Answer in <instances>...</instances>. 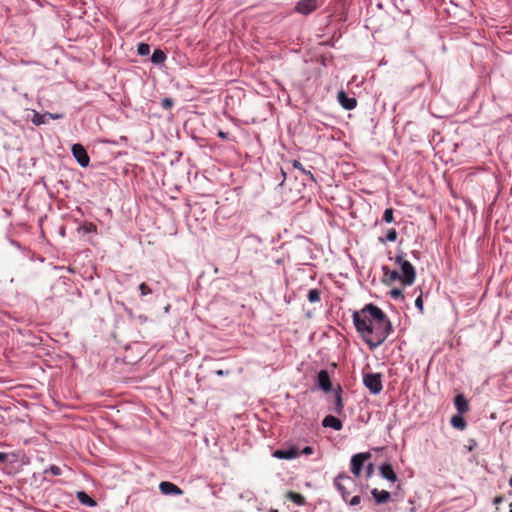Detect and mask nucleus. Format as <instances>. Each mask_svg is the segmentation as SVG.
<instances>
[{
	"mask_svg": "<svg viewBox=\"0 0 512 512\" xmlns=\"http://www.w3.org/2000/svg\"><path fill=\"white\" fill-rule=\"evenodd\" d=\"M352 318L357 332L370 349L381 345L392 332V324L386 314L372 303L354 311Z\"/></svg>",
	"mask_w": 512,
	"mask_h": 512,
	"instance_id": "1",
	"label": "nucleus"
},
{
	"mask_svg": "<svg viewBox=\"0 0 512 512\" xmlns=\"http://www.w3.org/2000/svg\"><path fill=\"white\" fill-rule=\"evenodd\" d=\"M395 263L398 264L401 268V283L405 286H411L416 279V271L413 265L404 259L403 252L398 253L395 256Z\"/></svg>",
	"mask_w": 512,
	"mask_h": 512,
	"instance_id": "2",
	"label": "nucleus"
},
{
	"mask_svg": "<svg viewBox=\"0 0 512 512\" xmlns=\"http://www.w3.org/2000/svg\"><path fill=\"white\" fill-rule=\"evenodd\" d=\"M334 485L340 492L342 499L348 502V498L351 493L357 490L356 481L349 475L340 474L334 480Z\"/></svg>",
	"mask_w": 512,
	"mask_h": 512,
	"instance_id": "3",
	"label": "nucleus"
},
{
	"mask_svg": "<svg viewBox=\"0 0 512 512\" xmlns=\"http://www.w3.org/2000/svg\"><path fill=\"white\" fill-rule=\"evenodd\" d=\"M323 389L326 394H331L333 398L334 406L330 408L333 412L337 414H341L343 412V402H342V388L341 386H319Z\"/></svg>",
	"mask_w": 512,
	"mask_h": 512,
	"instance_id": "4",
	"label": "nucleus"
},
{
	"mask_svg": "<svg viewBox=\"0 0 512 512\" xmlns=\"http://www.w3.org/2000/svg\"><path fill=\"white\" fill-rule=\"evenodd\" d=\"M370 452L357 453L351 458V472L356 477L360 476L364 463L371 458Z\"/></svg>",
	"mask_w": 512,
	"mask_h": 512,
	"instance_id": "5",
	"label": "nucleus"
},
{
	"mask_svg": "<svg viewBox=\"0 0 512 512\" xmlns=\"http://www.w3.org/2000/svg\"><path fill=\"white\" fill-rule=\"evenodd\" d=\"M72 154L81 167H87L89 165L90 157L81 144H74L72 146Z\"/></svg>",
	"mask_w": 512,
	"mask_h": 512,
	"instance_id": "6",
	"label": "nucleus"
},
{
	"mask_svg": "<svg viewBox=\"0 0 512 512\" xmlns=\"http://www.w3.org/2000/svg\"><path fill=\"white\" fill-rule=\"evenodd\" d=\"M317 7L318 0H300L295 6V10L300 14L308 15L316 10Z\"/></svg>",
	"mask_w": 512,
	"mask_h": 512,
	"instance_id": "7",
	"label": "nucleus"
},
{
	"mask_svg": "<svg viewBox=\"0 0 512 512\" xmlns=\"http://www.w3.org/2000/svg\"><path fill=\"white\" fill-rule=\"evenodd\" d=\"M337 99L340 105L346 110H352L357 106V100L354 97H349L343 90L338 92Z\"/></svg>",
	"mask_w": 512,
	"mask_h": 512,
	"instance_id": "8",
	"label": "nucleus"
},
{
	"mask_svg": "<svg viewBox=\"0 0 512 512\" xmlns=\"http://www.w3.org/2000/svg\"><path fill=\"white\" fill-rule=\"evenodd\" d=\"M159 490L164 495H182L183 490L179 488L177 485L168 482L163 481L159 484Z\"/></svg>",
	"mask_w": 512,
	"mask_h": 512,
	"instance_id": "9",
	"label": "nucleus"
},
{
	"mask_svg": "<svg viewBox=\"0 0 512 512\" xmlns=\"http://www.w3.org/2000/svg\"><path fill=\"white\" fill-rule=\"evenodd\" d=\"M299 455L298 449L296 447H290L288 449H278L273 452V457L278 459H293Z\"/></svg>",
	"mask_w": 512,
	"mask_h": 512,
	"instance_id": "10",
	"label": "nucleus"
},
{
	"mask_svg": "<svg viewBox=\"0 0 512 512\" xmlns=\"http://www.w3.org/2000/svg\"><path fill=\"white\" fill-rule=\"evenodd\" d=\"M380 474L383 478L387 479L390 482L397 481V475L394 472L392 465L389 463H384L380 466Z\"/></svg>",
	"mask_w": 512,
	"mask_h": 512,
	"instance_id": "11",
	"label": "nucleus"
},
{
	"mask_svg": "<svg viewBox=\"0 0 512 512\" xmlns=\"http://www.w3.org/2000/svg\"><path fill=\"white\" fill-rule=\"evenodd\" d=\"M383 276H384V282L386 284H391L397 280L401 281V275L396 270H391L387 266H383Z\"/></svg>",
	"mask_w": 512,
	"mask_h": 512,
	"instance_id": "12",
	"label": "nucleus"
},
{
	"mask_svg": "<svg viewBox=\"0 0 512 512\" xmlns=\"http://www.w3.org/2000/svg\"><path fill=\"white\" fill-rule=\"evenodd\" d=\"M454 405L460 414H464L469 410V403L463 394H457L455 396Z\"/></svg>",
	"mask_w": 512,
	"mask_h": 512,
	"instance_id": "13",
	"label": "nucleus"
},
{
	"mask_svg": "<svg viewBox=\"0 0 512 512\" xmlns=\"http://www.w3.org/2000/svg\"><path fill=\"white\" fill-rule=\"evenodd\" d=\"M322 425L324 427H330V428H333L334 430L336 431H339L342 429L343 427V424L342 422L335 416L333 415H327L323 421H322Z\"/></svg>",
	"mask_w": 512,
	"mask_h": 512,
	"instance_id": "14",
	"label": "nucleus"
},
{
	"mask_svg": "<svg viewBox=\"0 0 512 512\" xmlns=\"http://www.w3.org/2000/svg\"><path fill=\"white\" fill-rule=\"evenodd\" d=\"M371 494L377 504H384V503L388 502L391 498V494L386 490L380 491V490L374 488L371 491Z\"/></svg>",
	"mask_w": 512,
	"mask_h": 512,
	"instance_id": "15",
	"label": "nucleus"
},
{
	"mask_svg": "<svg viewBox=\"0 0 512 512\" xmlns=\"http://www.w3.org/2000/svg\"><path fill=\"white\" fill-rule=\"evenodd\" d=\"M382 374L379 372H365L363 376V384H381Z\"/></svg>",
	"mask_w": 512,
	"mask_h": 512,
	"instance_id": "16",
	"label": "nucleus"
},
{
	"mask_svg": "<svg viewBox=\"0 0 512 512\" xmlns=\"http://www.w3.org/2000/svg\"><path fill=\"white\" fill-rule=\"evenodd\" d=\"M77 499L81 504L86 505L88 507H94L97 505L96 501L84 491L77 492Z\"/></svg>",
	"mask_w": 512,
	"mask_h": 512,
	"instance_id": "17",
	"label": "nucleus"
},
{
	"mask_svg": "<svg viewBox=\"0 0 512 512\" xmlns=\"http://www.w3.org/2000/svg\"><path fill=\"white\" fill-rule=\"evenodd\" d=\"M451 425L458 429L464 430L467 426L465 419L461 415H453L450 420Z\"/></svg>",
	"mask_w": 512,
	"mask_h": 512,
	"instance_id": "18",
	"label": "nucleus"
},
{
	"mask_svg": "<svg viewBox=\"0 0 512 512\" xmlns=\"http://www.w3.org/2000/svg\"><path fill=\"white\" fill-rule=\"evenodd\" d=\"M166 58V54L161 49H155L151 56V62L155 65H159L162 64Z\"/></svg>",
	"mask_w": 512,
	"mask_h": 512,
	"instance_id": "19",
	"label": "nucleus"
},
{
	"mask_svg": "<svg viewBox=\"0 0 512 512\" xmlns=\"http://www.w3.org/2000/svg\"><path fill=\"white\" fill-rule=\"evenodd\" d=\"M48 118H47V112L46 113H39V112H36L34 111L33 112V116L31 118V122L36 125V126H40L42 124H45L47 122Z\"/></svg>",
	"mask_w": 512,
	"mask_h": 512,
	"instance_id": "20",
	"label": "nucleus"
},
{
	"mask_svg": "<svg viewBox=\"0 0 512 512\" xmlns=\"http://www.w3.org/2000/svg\"><path fill=\"white\" fill-rule=\"evenodd\" d=\"M286 498L291 500L292 502H294L295 504H297L299 506L303 505L305 503V498L301 494L293 492V491H289L286 494Z\"/></svg>",
	"mask_w": 512,
	"mask_h": 512,
	"instance_id": "21",
	"label": "nucleus"
},
{
	"mask_svg": "<svg viewBox=\"0 0 512 512\" xmlns=\"http://www.w3.org/2000/svg\"><path fill=\"white\" fill-rule=\"evenodd\" d=\"M293 167L295 169H298L303 175H306L308 177V179H310L311 181H314V182L316 181V179H315L314 175L311 173V171L306 170L298 160L293 161Z\"/></svg>",
	"mask_w": 512,
	"mask_h": 512,
	"instance_id": "22",
	"label": "nucleus"
},
{
	"mask_svg": "<svg viewBox=\"0 0 512 512\" xmlns=\"http://www.w3.org/2000/svg\"><path fill=\"white\" fill-rule=\"evenodd\" d=\"M317 384H331L330 375L327 370H320L318 372Z\"/></svg>",
	"mask_w": 512,
	"mask_h": 512,
	"instance_id": "23",
	"label": "nucleus"
},
{
	"mask_svg": "<svg viewBox=\"0 0 512 512\" xmlns=\"http://www.w3.org/2000/svg\"><path fill=\"white\" fill-rule=\"evenodd\" d=\"M307 299L310 303H316L320 301V291L318 289H311L308 292Z\"/></svg>",
	"mask_w": 512,
	"mask_h": 512,
	"instance_id": "24",
	"label": "nucleus"
},
{
	"mask_svg": "<svg viewBox=\"0 0 512 512\" xmlns=\"http://www.w3.org/2000/svg\"><path fill=\"white\" fill-rule=\"evenodd\" d=\"M137 52L141 56H147L150 53V46L147 43H139L137 47Z\"/></svg>",
	"mask_w": 512,
	"mask_h": 512,
	"instance_id": "25",
	"label": "nucleus"
},
{
	"mask_svg": "<svg viewBox=\"0 0 512 512\" xmlns=\"http://www.w3.org/2000/svg\"><path fill=\"white\" fill-rule=\"evenodd\" d=\"M383 221L386 222V223H391L393 222L394 220V217H393V209L392 208H387L384 213H383Z\"/></svg>",
	"mask_w": 512,
	"mask_h": 512,
	"instance_id": "26",
	"label": "nucleus"
},
{
	"mask_svg": "<svg viewBox=\"0 0 512 512\" xmlns=\"http://www.w3.org/2000/svg\"><path fill=\"white\" fill-rule=\"evenodd\" d=\"M139 291L142 297L150 295L153 292V290L146 283H141L139 285Z\"/></svg>",
	"mask_w": 512,
	"mask_h": 512,
	"instance_id": "27",
	"label": "nucleus"
},
{
	"mask_svg": "<svg viewBox=\"0 0 512 512\" xmlns=\"http://www.w3.org/2000/svg\"><path fill=\"white\" fill-rule=\"evenodd\" d=\"M389 295L394 300H398V299H403L404 298L402 290L398 289V288L391 289L390 292H389Z\"/></svg>",
	"mask_w": 512,
	"mask_h": 512,
	"instance_id": "28",
	"label": "nucleus"
},
{
	"mask_svg": "<svg viewBox=\"0 0 512 512\" xmlns=\"http://www.w3.org/2000/svg\"><path fill=\"white\" fill-rule=\"evenodd\" d=\"M397 236H398L397 231L394 228H391L387 231L386 240L389 242H394V241H396Z\"/></svg>",
	"mask_w": 512,
	"mask_h": 512,
	"instance_id": "29",
	"label": "nucleus"
},
{
	"mask_svg": "<svg viewBox=\"0 0 512 512\" xmlns=\"http://www.w3.org/2000/svg\"><path fill=\"white\" fill-rule=\"evenodd\" d=\"M174 102L171 98H164L162 101H161V106L164 108V109H170L172 106H173Z\"/></svg>",
	"mask_w": 512,
	"mask_h": 512,
	"instance_id": "30",
	"label": "nucleus"
},
{
	"mask_svg": "<svg viewBox=\"0 0 512 512\" xmlns=\"http://www.w3.org/2000/svg\"><path fill=\"white\" fill-rule=\"evenodd\" d=\"M360 502H361V498H360V496H359V495H355V496H353L350 500H348V502H347V503H348L350 506H356V505H358Z\"/></svg>",
	"mask_w": 512,
	"mask_h": 512,
	"instance_id": "31",
	"label": "nucleus"
},
{
	"mask_svg": "<svg viewBox=\"0 0 512 512\" xmlns=\"http://www.w3.org/2000/svg\"><path fill=\"white\" fill-rule=\"evenodd\" d=\"M49 471L51 472L52 475L54 476H58V475H61L62 471H61V468L56 466V465H52L50 468H49Z\"/></svg>",
	"mask_w": 512,
	"mask_h": 512,
	"instance_id": "32",
	"label": "nucleus"
},
{
	"mask_svg": "<svg viewBox=\"0 0 512 512\" xmlns=\"http://www.w3.org/2000/svg\"><path fill=\"white\" fill-rule=\"evenodd\" d=\"M370 390L371 394H379L383 388V386H367Z\"/></svg>",
	"mask_w": 512,
	"mask_h": 512,
	"instance_id": "33",
	"label": "nucleus"
},
{
	"mask_svg": "<svg viewBox=\"0 0 512 512\" xmlns=\"http://www.w3.org/2000/svg\"><path fill=\"white\" fill-rule=\"evenodd\" d=\"M373 473H374V465L372 463H369L366 467V477L370 478Z\"/></svg>",
	"mask_w": 512,
	"mask_h": 512,
	"instance_id": "34",
	"label": "nucleus"
},
{
	"mask_svg": "<svg viewBox=\"0 0 512 512\" xmlns=\"http://www.w3.org/2000/svg\"><path fill=\"white\" fill-rule=\"evenodd\" d=\"M47 118L48 119H60L62 118V115L61 114H58V113H50V112H47Z\"/></svg>",
	"mask_w": 512,
	"mask_h": 512,
	"instance_id": "35",
	"label": "nucleus"
},
{
	"mask_svg": "<svg viewBox=\"0 0 512 512\" xmlns=\"http://www.w3.org/2000/svg\"><path fill=\"white\" fill-rule=\"evenodd\" d=\"M415 306L420 310L423 309V300L421 295L415 300Z\"/></svg>",
	"mask_w": 512,
	"mask_h": 512,
	"instance_id": "36",
	"label": "nucleus"
},
{
	"mask_svg": "<svg viewBox=\"0 0 512 512\" xmlns=\"http://www.w3.org/2000/svg\"><path fill=\"white\" fill-rule=\"evenodd\" d=\"M302 453H303V454H306V455L312 454V453H313V448H312V447H310V446H307V447H305V448L302 450Z\"/></svg>",
	"mask_w": 512,
	"mask_h": 512,
	"instance_id": "37",
	"label": "nucleus"
},
{
	"mask_svg": "<svg viewBox=\"0 0 512 512\" xmlns=\"http://www.w3.org/2000/svg\"><path fill=\"white\" fill-rule=\"evenodd\" d=\"M7 455L5 453L0 452V463L6 461Z\"/></svg>",
	"mask_w": 512,
	"mask_h": 512,
	"instance_id": "38",
	"label": "nucleus"
},
{
	"mask_svg": "<svg viewBox=\"0 0 512 512\" xmlns=\"http://www.w3.org/2000/svg\"><path fill=\"white\" fill-rule=\"evenodd\" d=\"M87 232L95 231L96 227L93 224H90L89 227L85 228Z\"/></svg>",
	"mask_w": 512,
	"mask_h": 512,
	"instance_id": "39",
	"label": "nucleus"
},
{
	"mask_svg": "<svg viewBox=\"0 0 512 512\" xmlns=\"http://www.w3.org/2000/svg\"><path fill=\"white\" fill-rule=\"evenodd\" d=\"M502 500H503V498H502V497H496V498L494 499V504H498V503L502 502Z\"/></svg>",
	"mask_w": 512,
	"mask_h": 512,
	"instance_id": "40",
	"label": "nucleus"
},
{
	"mask_svg": "<svg viewBox=\"0 0 512 512\" xmlns=\"http://www.w3.org/2000/svg\"><path fill=\"white\" fill-rule=\"evenodd\" d=\"M218 136L221 138H226V134L222 131H219Z\"/></svg>",
	"mask_w": 512,
	"mask_h": 512,
	"instance_id": "41",
	"label": "nucleus"
},
{
	"mask_svg": "<svg viewBox=\"0 0 512 512\" xmlns=\"http://www.w3.org/2000/svg\"><path fill=\"white\" fill-rule=\"evenodd\" d=\"M509 485H510V487H511V492H510V494L512 495V477L509 479Z\"/></svg>",
	"mask_w": 512,
	"mask_h": 512,
	"instance_id": "42",
	"label": "nucleus"
}]
</instances>
